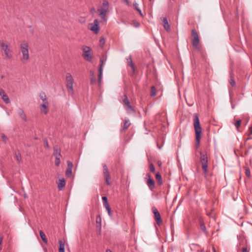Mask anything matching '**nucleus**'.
I'll return each mask as SVG.
<instances>
[{
  "mask_svg": "<svg viewBox=\"0 0 252 252\" xmlns=\"http://www.w3.org/2000/svg\"><path fill=\"white\" fill-rule=\"evenodd\" d=\"M193 126L195 133V147L198 148L200 145L201 138L202 128L200 126L199 117L197 114H194L193 117Z\"/></svg>",
  "mask_w": 252,
  "mask_h": 252,
  "instance_id": "f257e3e1",
  "label": "nucleus"
},
{
  "mask_svg": "<svg viewBox=\"0 0 252 252\" xmlns=\"http://www.w3.org/2000/svg\"><path fill=\"white\" fill-rule=\"evenodd\" d=\"M29 45L27 41H23L20 45V51L22 54L21 61L23 62H27L30 59Z\"/></svg>",
  "mask_w": 252,
  "mask_h": 252,
  "instance_id": "f03ea898",
  "label": "nucleus"
},
{
  "mask_svg": "<svg viewBox=\"0 0 252 252\" xmlns=\"http://www.w3.org/2000/svg\"><path fill=\"white\" fill-rule=\"evenodd\" d=\"M191 36L193 37L192 44L193 47L197 51L202 52V46L200 44L199 35L195 29L191 30Z\"/></svg>",
  "mask_w": 252,
  "mask_h": 252,
  "instance_id": "7ed1b4c3",
  "label": "nucleus"
},
{
  "mask_svg": "<svg viewBox=\"0 0 252 252\" xmlns=\"http://www.w3.org/2000/svg\"><path fill=\"white\" fill-rule=\"evenodd\" d=\"M127 64L128 67V68H127L128 74L135 79L138 73V70L136 68L135 64L133 62L131 57L127 59Z\"/></svg>",
  "mask_w": 252,
  "mask_h": 252,
  "instance_id": "20e7f679",
  "label": "nucleus"
},
{
  "mask_svg": "<svg viewBox=\"0 0 252 252\" xmlns=\"http://www.w3.org/2000/svg\"><path fill=\"white\" fill-rule=\"evenodd\" d=\"M39 97L42 100V103L40 105V109L41 113L46 114L48 112L49 103L47 96L44 92H41L39 94Z\"/></svg>",
  "mask_w": 252,
  "mask_h": 252,
  "instance_id": "39448f33",
  "label": "nucleus"
},
{
  "mask_svg": "<svg viewBox=\"0 0 252 252\" xmlns=\"http://www.w3.org/2000/svg\"><path fill=\"white\" fill-rule=\"evenodd\" d=\"M109 3L108 1H103L102 5L98 9L99 15L100 17L102 22H105L107 21L106 14L109 11Z\"/></svg>",
  "mask_w": 252,
  "mask_h": 252,
  "instance_id": "423d86ee",
  "label": "nucleus"
},
{
  "mask_svg": "<svg viewBox=\"0 0 252 252\" xmlns=\"http://www.w3.org/2000/svg\"><path fill=\"white\" fill-rule=\"evenodd\" d=\"M74 80L72 75L67 73L66 75V86L68 93L69 95H72L74 93L73 84Z\"/></svg>",
  "mask_w": 252,
  "mask_h": 252,
  "instance_id": "0eeeda50",
  "label": "nucleus"
},
{
  "mask_svg": "<svg viewBox=\"0 0 252 252\" xmlns=\"http://www.w3.org/2000/svg\"><path fill=\"white\" fill-rule=\"evenodd\" d=\"M200 162L202 164V168L204 174L206 175L208 171V158L206 153L200 152Z\"/></svg>",
  "mask_w": 252,
  "mask_h": 252,
  "instance_id": "6e6552de",
  "label": "nucleus"
},
{
  "mask_svg": "<svg viewBox=\"0 0 252 252\" xmlns=\"http://www.w3.org/2000/svg\"><path fill=\"white\" fill-rule=\"evenodd\" d=\"M82 56L84 59L88 62L92 60L93 56L92 54V50L90 47L87 46L82 47Z\"/></svg>",
  "mask_w": 252,
  "mask_h": 252,
  "instance_id": "1a4fd4ad",
  "label": "nucleus"
},
{
  "mask_svg": "<svg viewBox=\"0 0 252 252\" xmlns=\"http://www.w3.org/2000/svg\"><path fill=\"white\" fill-rule=\"evenodd\" d=\"M239 246H243L242 248V252H249L250 246H248V242L244 236H240L239 237Z\"/></svg>",
  "mask_w": 252,
  "mask_h": 252,
  "instance_id": "9d476101",
  "label": "nucleus"
},
{
  "mask_svg": "<svg viewBox=\"0 0 252 252\" xmlns=\"http://www.w3.org/2000/svg\"><path fill=\"white\" fill-rule=\"evenodd\" d=\"M99 23L98 20L95 19L93 23L89 24V29L94 33L97 34L99 31Z\"/></svg>",
  "mask_w": 252,
  "mask_h": 252,
  "instance_id": "9b49d317",
  "label": "nucleus"
},
{
  "mask_svg": "<svg viewBox=\"0 0 252 252\" xmlns=\"http://www.w3.org/2000/svg\"><path fill=\"white\" fill-rule=\"evenodd\" d=\"M152 210L153 214H154L155 219L156 220L157 223L158 225L160 226L162 224V221L159 213L155 207H153Z\"/></svg>",
  "mask_w": 252,
  "mask_h": 252,
  "instance_id": "f8f14e48",
  "label": "nucleus"
},
{
  "mask_svg": "<svg viewBox=\"0 0 252 252\" xmlns=\"http://www.w3.org/2000/svg\"><path fill=\"white\" fill-rule=\"evenodd\" d=\"M0 44L1 49L4 53L5 57L7 58H10L11 57V51L8 48V45L3 42H1Z\"/></svg>",
  "mask_w": 252,
  "mask_h": 252,
  "instance_id": "ddd939ff",
  "label": "nucleus"
},
{
  "mask_svg": "<svg viewBox=\"0 0 252 252\" xmlns=\"http://www.w3.org/2000/svg\"><path fill=\"white\" fill-rule=\"evenodd\" d=\"M127 115L131 116L133 117L135 116V110L130 105L129 101L127 99Z\"/></svg>",
  "mask_w": 252,
  "mask_h": 252,
  "instance_id": "4468645a",
  "label": "nucleus"
},
{
  "mask_svg": "<svg viewBox=\"0 0 252 252\" xmlns=\"http://www.w3.org/2000/svg\"><path fill=\"white\" fill-rule=\"evenodd\" d=\"M103 173H104L105 181L106 182V184L108 185H110V182L109 181L110 178V175H109L106 165L103 164Z\"/></svg>",
  "mask_w": 252,
  "mask_h": 252,
  "instance_id": "2eb2a0df",
  "label": "nucleus"
},
{
  "mask_svg": "<svg viewBox=\"0 0 252 252\" xmlns=\"http://www.w3.org/2000/svg\"><path fill=\"white\" fill-rule=\"evenodd\" d=\"M147 184L151 190H153L155 187V183L154 180L151 178V176L149 174H147Z\"/></svg>",
  "mask_w": 252,
  "mask_h": 252,
  "instance_id": "dca6fc26",
  "label": "nucleus"
},
{
  "mask_svg": "<svg viewBox=\"0 0 252 252\" xmlns=\"http://www.w3.org/2000/svg\"><path fill=\"white\" fill-rule=\"evenodd\" d=\"M199 224L200 229L206 235H207L208 234V232L206 229L203 220L202 218H200L199 219Z\"/></svg>",
  "mask_w": 252,
  "mask_h": 252,
  "instance_id": "f3484780",
  "label": "nucleus"
},
{
  "mask_svg": "<svg viewBox=\"0 0 252 252\" xmlns=\"http://www.w3.org/2000/svg\"><path fill=\"white\" fill-rule=\"evenodd\" d=\"M162 22L163 23L164 28L166 31L169 32L170 31V25H169L167 19L165 17L163 18Z\"/></svg>",
  "mask_w": 252,
  "mask_h": 252,
  "instance_id": "a211bd4d",
  "label": "nucleus"
},
{
  "mask_svg": "<svg viewBox=\"0 0 252 252\" xmlns=\"http://www.w3.org/2000/svg\"><path fill=\"white\" fill-rule=\"evenodd\" d=\"M65 186V179L62 178L59 180V183L58 185V188L59 190H62Z\"/></svg>",
  "mask_w": 252,
  "mask_h": 252,
  "instance_id": "6ab92c4d",
  "label": "nucleus"
},
{
  "mask_svg": "<svg viewBox=\"0 0 252 252\" xmlns=\"http://www.w3.org/2000/svg\"><path fill=\"white\" fill-rule=\"evenodd\" d=\"M18 115L21 118L25 121H27V117L23 109L19 108L18 111Z\"/></svg>",
  "mask_w": 252,
  "mask_h": 252,
  "instance_id": "aec40b11",
  "label": "nucleus"
},
{
  "mask_svg": "<svg viewBox=\"0 0 252 252\" xmlns=\"http://www.w3.org/2000/svg\"><path fill=\"white\" fill-rule=\"evenodd\" d=\"M59 252H65L64 251V247H65V242L62 240H59Z\"/></svg>",
  "mask_w": 252,
  "mask_h": 252,
  "instance_id": "412c9836",
  "label": "nucleus"
},
{
  "mask_svg": "<svg viewBox=\"0 0 252 252\" xmlns=\"http://www.w3.org/2000/svg\"><path fill=\"white\" fill-rule=\"evenodd\" d=\"M39 234H40V236L42 240L43 241V242L44 243L47 244V240L46 239L45 234L43 233V232L42 231L40 230L39 231Z\"/></svg>",
  "mask_w": 252,
  "mask_h": 252,
  "instance_id": "4be33fe9",
  "label": "nucleus"
},
{
  "mask_svg": "<svg viewBox=\"0 0 252 252\" xmlns=\"http://www.w3.org/2000/svg\"><path fill=\"white\" fill-rule=\"evenodd\" d=\"M156 178L159 185H161L162 184L161 177L159 173L158 172L156 174Z\"/></svg>",
  "mask_w": 252,
  "mask_h": 252,
  "instance_id": "5701e85b",
  "label": "nucleus"
},
{
  "mask_svg": "<svg viewBox=\"0 0 252 252\" xmlns=\"http://www.w3.org/2000/svg\"><path fill=\"white\" fill-rule=\"evenodd\" d=\"M2 99L6 103L8 104L10 102V100L9 99V97L8 95L5 94L1 96Z\"/></svg>",
  "mask_w": 252,
  "mask_h": 252,
  "instance_id": "b1692460",
  "label": "nucleus"
},
{
  "mask_svg": "<svg viewBox=\"0 0 252 252\" xmlns=\"http://www.w3.org/2000/svg\"><path fill=\"white\" fill-rule=\"evenodd\" d=\"M157 95L156 89L155 86H153L151 88V95L152 96H155Z\"/></svg>",
  "mask_w": 252,
  "mask_h": 252,
  "instance_id": "393cba45",
  "label": "nucleus"
},
{
  "mask_svg": "<svg viewBox=\"0 0 252 252\" xmlns=\"http://www.w3.org/2000/svg\"><path fill=\"white\" fill-rule=\"evenodd\" d=\"M60 154H59L58 155H56V156L55 164L56 166H59L60 163Z\"/></svg>",
  "mask_w": 252,
  "mask_h": 252,
  "instance_id": "a878e982",
  "label": "nucleus"
},
{
  "mask_svg": "<svg viewBox=\"0 0 252 252\" xmlns=\"http://www.w3.org/2000/svg\"><path fill=\"white\" fill-rule=\"evenodd\" d=\"M120 100L123 102L125 106H126V94L125 93L124 94L123 96L121 97Z\"/></svg>",
  "mask_w": 252,
  "mask_h": 252,
  "instance_id": "bb28decb",
  "label": "nucleus"
},
{
  "mask_svg": "<svg viewBox=\"0 0 252 252\" xmlns=\"http://www.w3.org/2000/svg\"><path fill=\"white\" fill-rule=\"evenodd\" d=\"M229 83L232 87H234L236 85L234 78L232 75H230Z\"/></svg>",
  "mask_w": 252,
  "mask_h": 252,
  "instance_id": "cd10ccee",
  "label": "nucleus"
},
{
  "mask_svg": "<svg viewBox=\"0 0 252 252\" xmlns=\"http://www.w3.org/2000/svg\"><path fill=\"white\" fill-rule=\"evenodd\" d=\"M105 60H104V58H101L100 60V62H99V68H102L103 67V66L105 64Z\"/></svg>",
  "mask_w": 252,
  "mask_h": 252,
  "instance_id": "c85d7f7f",
  "label": "nucleus"
},
{
  "mask_svg": "<svg viewBox=\"0 0 252 252\" xmlns=\"http://www.w3.org/2000/svg\"><path fill=\"white\" fill-rule=\"evenodd\" d=\"M72 169L67 168L65 174L67 177H70L72 176Z\"/></svg>",
  "mask_w": 252,
  "mask_h": 252,
  "instance_id": "c756f323",
  "label": "nucleus"
},
{
  "mask_svg": "<svg viewBox=\"0 0 252 252\" xmlns=\"http://www.w3.org/2000/svg\"><path fill=\"white\" fill-rule=\"evenodd\" d=\"M133 6L134 7V8L139 13L140 16L142 17H143V15L141 12V10L138 8L137 4V3L134 4Z\"/></svg>",
  "mask_w": 252,
  "mask_h": 252,
  "instance_id": "7c9ffc66",
  "label": "nucleus"
},
{
  "mask_svg": "<svg viewBox=\"0 0 252 252\" xmlns=\"http://www.w3.org/2000/svg\"><path fill=\"white\" fill-rule=\"evenodd\" d=\"M102 70H103L102 68H99V74H98V82H99V83L100 82L101 79V78L102 76Z\"/></svg>",
  "mask_w": 252,
  "mask_h": 252,
  "instance_id": "2f4dec72",
  "label": "nucleus"
},
{
  "mask_svg": "<svg viewBox=\"0 0 252 252\" xmlns=\"http://www.w3.org/2000/svg\"><path fill=\"white\" fill-rule=\"evenodd\" d=\"M131 24L134 27H136V28L138 27L140 25L138 21H137L136 20H134L132 21Z\"/></svg>",
  "mask_w": 252,
  "mask_h": 252,
  "instance_id": "473e14b6",
  "label": "nucleus"
},
{
  "mask_svg": "<svg viewBox=\"0 0 252 252\" xmlns=\"http://www.w3.org/2000/svg\"><path fill=\"white\" fill-rule=\"evenodd\" d=\"M102 199L103 201V205L104 206H106L107 205H109L107 202V198L106 196H103L102 197Z\"/></svg>",
  "mask_w": 252,
  "mask_h": 252,
  "instance_id": "72a5a7b5",
  "label": "nucleus"
},
{
  "mask_svg": "<svg viewBox=\"0 0 252 252\" xmlns=\"http://www.w3.org/2000/svg\"><path fill=\"white\" fill-rule=\"evenodd\" d=\"M149 170L152 173H154L155 172V168L154 164L152 163H151L149 164Z\"/></svg>",
  "mask_w": 252,
  "mask_h": 252,
  "instance_id": "f704fd0d",
  "label": "nucleus"
},
{
  "mask_svg": "<svg viewBox=\"0 0 252 252\" xmlns=\"http://www.w3.org/2000/svg\"><path fill=\"white\" fill-rule=\"evenodd\" d=\"M245 174L249 178L251 177V171L248 167L245 168Z\"/></svg>",
  "mask_w": 252,
  "mask_h": 252,
  "instance_id": "c9c22d12",
  "label": "nucleus"
},
{
  "mask_svg": "<svg viewBox=\"0 0 252 252\" xmlns=\"http://www.w3.org/2000/svg\"><path fill=\"white\" fill-rule=\"evenodd\" d=\"M15 156H16V159L17 160V161L18 162H20L21 161V154L18 152V153H16L15 154Z\"/></svg>",
  "mask_w": 252,
  "mask_h": 252,
  "instance_id": "e433bc0d",
  "label": "nucleus"
},
{
  "mask_svg": "<svg viewBox=\"0 0 252 252\" xmlns=\"http://www.w3.org/2000/svg\"><path fill=\"white\" fill-rule=\"evenodd\" d=\"M105 207L106 210L107 211L109 215L110 216H111V215H112V213H111V208L110 207V206L109 205H107L106 206H105Z\"/></svg>",
  "mask_w": 252,
  "mask_h": 252,
  "instance_id": "4c0bfd02",
  "label": "nucleus"
},
{
  "mask_svg": "<svg viewBox=\"0 0 252 252\" xmlns=\"http://www.w3.org/2000/svg\"><path fill=\"white\" fill-rule=\"evenodd\" d=\"M241 124V120H238L236 121V123L235 124V126L237 128H238L240 127Z\"/></svg>",
  "mask_w": 252,
  "mask_h": 252,
  "instance_id": "58836bf2",
  "label": "nucleus"
},
{
  "mask_svg": "<svg viewBox=\"0 0 252 252\" xmlns=\"http://www.w3.org/2000/svg\"><path fill=\"white\" fill-rule=\"evenodd\" d=\"M67 168L72 169L73 166V163L70 161H67Z\"/></svg>",
  "mask_w": 252,
  "mask_h": 252,
  "instance_id": "ea45409f",
  "label": "nucleus"
},
{
  "mask_svg": "<svg viewBox=\"0 0 252 252\" xmlns=\"http://www.w3.org/2000/svg\"><path fill=\"white\" fill-rule=\"evenodd\" d=\"M6 140H7V137L4 135H2L1 136V140L3 142H5L6 141Z\"/></svg>",
  "mask_w": 252,
  "mask_h": 252,
  "instance_id": "a19ab883",
  "label": "nucleus"
},
{
  "mask_svg": "<svg viewBox=\"0 0 252 252\" xmlns=\"http://www.w3.org/2000/svg\"><path fill=\"white\" fill-rule=\"evenodd\" d=\"M251 134H252V126L249 127L248 130V135L250 136Z\"/></svg>",
  "mask_w": 252,
  "mask_h": 252,
  "instance_id": "79ce46f5",
  "label": "nucleus"
},
{
  "mask_svg": "<svg viewBox=\"0 0 252 252\" xmlns=\"http://www.w3.org/2000/svg\"><path fill=\"white\" fill-rule=\"evenodd\" d=\"M5 94V93L4 91V90L0 88V95L1 96V97Z\"/></svg>",
  "mask_w": 252,
  "mask_h": 252,
  "instance_id": "37998d69",
  "label": "nucleus"
},
{
  "mask_svg": "<svg viewBox=\"0 0 252 252\" xmlns=\"http://www.w3.org/2000/svg\"><path fill=\"white\" fill-rule=\"evenodd\" d=\"M206 211V215L210 217H212V211L211 212H208L207 210Z\"/></svg>",
  "mask_w": 252,
  "mask_h": 252,
  "instance_id": "c03bdc74",
  "label": "nucleus"
},
{
  "mask_svg": "<svg viewBox=\"0 0 252 252\" xmlns=\"http://www.w3.org/2000/svg\"><path fill=\"white\" fill-rule=\"evenodd\" d=\"M44 144L45 147H48V141L46 139H45L44 141Z\"/></svg>",
  "mask_w": 252,
  "mask_h": 252,
  "instance_id": "a18cd8bd",
  "label": "nucleus"
},
{
  "mask_svg": "<svg viewBox=\"0 0 252 252\" xmlns=\"http://www.w3.org/2000/svg\"><path fill=\"white\" fill-rule=\"evenodd\" d=\"M125 128H126V120L125 121V122L124 123V126H123V129L122 130V132L125 130Z\"/></svg>",
  "mask_w": 252,
  "mask_h": 252,
  "instance_id": "49530a36",
  "label": "nucleus"
},
{
  "mask_svg": "<svg viewBox=\"0 0 252 252\" xmlns=\"http://www.w3.org/2000/svg\"><path fill=\"white\" fill-rule=\"evenodd\" d=\"M60 153L58 152L57 150H55L54 152V155L56 157V155H58Z\"/></svg>",
  "mask_w": 252,
  "mask_h": 252,
  "instance_id": "de8ad7c7",
  "label": "nucleus"
},
{
  "mask_svg": "<svg viewBox=\"0 0 252 252\" xmlns=\"http://www.w3.org/2000/svg\"><path fill=\"white\" fill-rule=\"evenodd\" d=\"M100 43H104V39H101L100 40Z\"/></svg>",
  "mask_w": 252,
  "mask_h": 252,
  "instance_id": "09e8293b",
  "label": "nucleus"
},
{
  "mask_svg": "<svg viewBox=\"0 0 252 252\" xmlns=\"http://www.w3.org/2000/svg\"><path fill=\"white\" fill-rule=\"evenodd\" d=\"M158 165L159 166H161V162L160 161H158Z\"/></svg>",
  "mask_w": 252,
  "mask_h": 252,
  "instance_id": "8fccbe9b",
  "label": "nucleus"
},
{
  "mask_svg": "<svg viewBox=\"0 0 252 252\" xmlns=\"http://www.w3.org/2000/svg\"><path fill=\"white\" fill-rule=\"evenodd\" d=\"M126 123H127V128L130 125V124H128V121H127L126 122Z\"/></svg>",
  "mask_w": 252,
  "mask_h": 252,
  "instance_id": "3c124183",
  "label": "nucleus"
},
{
  "mask_svg": "<svg viewBox=\"0 0 252 252\" xmlns=\"http://www.w3.org/2000/svg\"><path fill=\"white\" fill-rule=\"evenodd\" d=\"M99 221V220H98V218L96 219V222L98 223Z\"/></svg>",
  "mask_w": 252,
  "mask_h": 252,
  "instance_id": "603ef678",
  "label": "nucleus"
},
{
  "mask_svg": "<svg viewBox=\"0 0 252 252\" xmlns=\"http://www.w3.org/2000/svg\"><path fill=\"white\" fill-rule=\"evenodd\" d=\"M157 146H158V148H159V149H161V147L158 146V144H157Z\"/></svg>",
  "mask_w": 252,
  "mask_h": 252,
  "instance_id": "864d4df0",
  "label": "nucleus"
}]
</instances>
